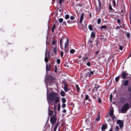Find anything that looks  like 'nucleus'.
Here are the masks:
<instances>
[{"label":"nucleus","mask_w":131,"mask_h":131,"mask_svg":"<svg viewBox=\"0 0 131 131\" xmlns=\"http://www.w3.org/2000/svg\"><path fill=\"white\" fill-rule=\"evenodd\" d=\"M91 69H90L88 71L85 72L83 75V74L82 73L81 74L82 77L84 78L86 80V79L85 78L87 77H89L93 75L94 73L93 71L95 72V71L93 70V71H91Z\"/></svg>","instance_id":"obj_2"},{"label":"nucleus","mask_w":131,"mask_h":131,"mask_svg":"<svg viewBox=\"0 0 131 131\" xmlns=\"http://www.w3.org/2000/svg\"><path fill=\"white\" fill-rule=\"evenodd\" d=\"M63 55V52L62 51H61L60 52V55L61 57H62Z\"/></svg>","instance_id":"obj_51"},{"label":"nucleus","mask_w":131,"mask_h":131,"mask_svg":"<svg viewBox=\"0 0 131 131\" xmlns=\"http://www.w3.org/2000/svg\"><path fill=\"white\" fill-rule=\"evenodd\" d=\"M49 111L50 112H49L48 115L50 116H52L53 114V112L50 109V106L49 107Z\"/></svg>","instance_id":"obj_22"},{"label":"nucleus","mask_w":131,"mask_h":131,"mask_svg":"<svg viewBox=\"0 0 131 131\" xmlns=\"http://www.w3.org/2000/svg\"><path fill=\"white\" fill-rule=\"evenodd\" d=\"M47 57L49 59H50L51 57L50 54V52H48L47 53Z\"/></svg>","instance_id":"obj_33"},{"label":"nucleus","mask_w":131,"mask_h":131,"mask_svg":"<svg viewBox=\"0 0 131 131\" xmlns=\"http://www.w3.org/2000/svg\"><path fill=\"white\" fill-rule=\"evenodd\" d=\"M128 84V80H126L124 81L123 84L125 86H126Z\"/></svg>","instance_id":"obj_19"},{"label":"nucleus","mask_w":131,"mask_h":131,"mask_svg":"<svg viewBox=\"0 0 131 131\" xmlns=\"http://www.w3.org/2000/svg\"><path fill=\"white\" fill-rule=\"evenodd\" d=\"M57 62L58 64H60V59H58L57 60Z\"/></svg>","instance_id":"obj_46"},{"label":"nucleus","mask_w":131,"mask_h":131,"mask_svg":"<svg viewBox=\"0 0 131 131\" xmlns=\"http://www.w3.org/2000/svg\"><path fill=\"white\" fill-rule=\"evenodd\" d=\"M84 31L86 32L88 30L86 27L84 29Z\"/></svg>","instance_id":"obj_59"},{"label":"nucleus","mask_w":131,"mask_h":131,"mask_svg":"<svg viewBox=\"0 0 131 131\" xmlns=\"http://www.w3.org/2000/svg\"><path fill=\"white\" fill-rule=\"evenodd\" d=\"M57 120V117L56 115H53L51 117L50 119V122L52 125V127L53 125L56 123Z\"/></svg>","instance_id":"obj_4"},{"label":"nucleus","mask_w":131,"mask_h":131,"mask_svg":"<svg viewBox=\"0 0 131 131\" xmlns=\"http://www.w3.org/2000/svg\"><path fill=\"white\" fill-rule=\"evenodd\" d=\"M54 81V78L51 76L48 77L46 79V81L49 83V85H51L53 83Z\"/></svg>","instance_id":"obj_3"},{"label":"nucleus","mask_w":131,"mask_h":131,"mask_svg":"<svg viewBox=\"0 0 131 131\" xmlns=\"http://www.w3.org/2000/svg\"><path fill=\"white\" fill-rule=\"evenodd\" d=\"M62 26L64 27H66V21H63L62 24Z\"/></svg>","instance_id":"obj_34"},{"label":"nucleus","mask_w":131,"mask_h":131,"mask_svg":"<svg viewBox=\"0 0 131 131\" xmlns=\"http://www.w3.org/2000/svg\"><path fill=\"white\" fill-rule=\"evenodd\" d=\"M70 17V15L68 14H67L65 15V18L66 19H69Z\"/></svg>","instance_id":"obj_31"},{"label":"nucleus","mask_w":131,"mask_h":131,"mask_svg":"<svg viewBox=\"0 0 131 131\" xmlns=\"http://www.w3.org/2000/svg\"><path fill=\"white\" fill-rule=\"evenodd\" d=\"M75 19V17L74 15L71 16L70 17V19L67 21V23L69 24L74 23L76 22L75 20H74Z\"/></svg>","instance_id":"obj_7"},{"label":"nucleus","mask_w":131,"mask_h":131,"mask_svg":"<svg viewBox=\"0 0 131 131\" xmlns=\"http://www.w3.org/2000/svg\"><path fill=\"white\" fill-rule=\"evenodd\" d=\"M126 36L128 38H129L130 37V34L128 32H126Z\"/></svg>","instance_id":"obj_42"},{"label":"nucleus","mask_w":131,"mask_h":131,"mask_svg":"<svg viewBox=\"0 0 131 131\" xmlns=\"http://www.w3.org/2000/svg\"><path fill=\"white\" fill-rule=\"evenodd\" d=\"M113 2L114 6L115 7L116 4L115 1L114 0H113Z\"/></svg>","instance_id":"obj_49"},{"label":"nucleus","mask_w":131,"mask_h":131,"mask_svg":"<svg viewBox=\"0 0 131 131\" xmlns=\"http://www.w3.org/2000/svg\"><path fill=\"white\" fill-rule=\"evenodd\" d=\"M57 96V95L56 93L50 92L49 95V98L50 100V101L52 102L51 103H53V101L54 100L55 97Z\"/></svg>","instance_id":"obj_1"},{"label":"nucleus","mask_w":131,"mask_h":131,"mask_svg":"<svg viewBox=\"0 0 131 131\" xmlns=\"http://www.w3.org/2000/svg\"><path fill=\"white\" fill-rule=\"evenodd\" d=\"M86 64L88 66H90V62H88Z\"/></svg>","instance_id":"obj_58"},{"label":"nucleus","mask_w":131,"mask_h":131,"mask_svg":"<svg viewBox=\"0 0 131 131\" xmlns=\"http://www.w3.org/2000/svg\"><path fill=\"white\" fill-rule=\"evenodd\" d=\"M67 38H68V37H63L61 38L60 43V47L62 48L63 47V43L64 41L66 40V41Z\"/></svg>","instance_id":"obj_9"},{"label":"nucleus","mask_w":131,"mask_h":131,"mask_svg":"<svg viewBox=\"0 0 131 131\" xmlns=\"http://www.w3.org/2000/svg\"><path fill=\"white\" fill-rule=\"evenodd\" d=\"M97 97H98V103H100L101 102V99H100V97H99V95H98Z\"/></svg>","instance_id":"obj_40"},{"label":"nucleus","mask_w":131,"mask_h":131,"mask_svg":"<svg viewBox=\"0 0 131 131\" xmlns=\"http://www.w3.org/2000/svg\"><path fill=\"white\" fill-rule=\"evenodd\" d=\"M126 101V99L124 97H122L121 99V102H122L124 103Z\"/></svg>","instance_id":"obj_20"},{"label":"nucleus","mask_w":131,"mask_h":131,"mask_svg":"<svg viewBox=\"0 0 131 131\" xmlns=\"http://www.w3.org/2000/svg\"><path fill=\"white\" fill-rule=\"evenodd\" d=\"M117 124L119 125L120 128L122 129L124 125V121L118 119L116 122Z\"/></svg>","instance_id":"obj_8"},{"label":"nucleus","mask_w":131,"mask_h":131,"mask_svg":"<svg viewBox=\"0 0 131 131\" xmlns=\"http://www.w3.org/2000/svg\"><path fill=\"white\" fill-rule=\"evenodd\" d=\"M66 106V105L65 104L63 103L62 105V107L63 108H65Z\"/></svg>","instance_id":"obj_55"},{"label":"nucleus","mask_w":131,"mask_h":131,"mask_svg":"<svg viewBox=\"0 0 131 131\" xmlns=\"http://www.w3.org/2000/svg\"><path fill=\"white\" fill-rule=\"evenodd\" d=\"M51 66L50 64L49 63L48 64L47 63H46V69L47 71H51Z\"/></svg>","instance_id":"obj_12"},{"label":"nucleus","mask_w":131,"mask_h":131,"mask_svg":"<svg viewBox=\"0 0 131 131\" xmlns=\"http://www.w3.org/2000/svg\"><path fill=\"white\" fill-rule=\"evenodd\" d=\"M128 89L129 92H131V86H129L128 87Z\"/></svg>","instance_id":"obj_47"},{"label":"nucleus","mask_w":131,"mask_h":131,"mask_svg":"<svg viewBox=\"0 0 131 131\" xmlns=\"http://www.w3.org/2000/svg\"><path fill=\"white\" fill-rule=\"evenodd\" d=\"M106 28V26H103L101 27V29H105Z\"/></svg>","instance_id":"obj_53"},{"label":"nucleus","mask_w":131,"mask_h":131,"mask_svg":"<svg viewBox=\"0 0 131 131\" xmlns=\"http://www.w3.org/2000/svg\"><path fill=\"white\" fill-rule=\"evenodd\" d=\"M76 88L77 89V91L78 93H79L80 90V88L79 86V85L78 84L76 85Z\"/></svg>","instance_id":"obj_25"},{"label":"nucleus","mask_w":131,"mask_h":131,"mask_svg":"<svg viewBox=\"0 0 131 131\" xmlns=\"http://www.w3.org/2000/svg\"><path fill=\"white\" fill-rule=\"evenodd\" d=\"M119 129V127L117 126H115V130H116V131H118Z\"/></svg>","instance_id":"obj_44"},{"label":"nucleus","mask_w":131,"mask_h":131,"mask_svg":"<svg viewBox=\"0 0 131 131\" xmlns=\"http://www.w3.org/2000/svg\"><path fill=\"white\" fill-rule=\"evenodd\" d=\"M84 19V14L82 13L81 15L79 21L80 23H82Z\"/></svg>","instance_id":"obj_14"},{"label":"nucleus","mask_w":131,"mask_h":131,"mask_svg":"<svg viewBox=\"0 0 131 131\" xmlns=\"http://www.w3.org/2000/svg\"><path fill=\"white\" fill-rule=\"evenodd\" d=\"M107 124H105L103 125L101 127V129L102 130H104L107 128Z\"/></svg>","instance_id":"obj_17"},{"label":"nucleus","mask_w":131,"mask_h":131,"mask_svg":"<svg viewBox=\"0 0 131 131\" xmlns=\"http://www.w3.org/2000/svg\"><path fill=\"white\" fill-rule=\"evenodd\" d=\"M128 75V73H126L125 72H123L121 74V77H122V78L125 79L126 78V77Z\"/></svg>","instance_id":"obj_11"},{"label":"nucleus","mask_w":131,"mask_h":131,"mask_svg":"<svg viewBox=\"0 0 131 131\" xmlns=\"http://www.w3.org/2000/svg\"><path fill=\"white\" fill-rule=\"evenodd\" d=\"M75 52V50L74 49H71L70 51V53H73Z\"/></svg>","instance_id":"obj_37"},{"label":"nucleus","mask_w":131,"mask_h":131,"mask_svg":"<svg viewBox=\"0 0 131 131\" xmlns=\"http://www.w3.org/2000/svg\"><path fill=\"white\" fill-rule=\"evenodd\" d=\"M112 97H113L112 95V94L110 95V100L111 101L112 100Z\"/></svg>","instance_id":"obj_57"},{"label":"nucleus","mask_w":131,"mask_h":131,"mask_svg":"<svg viewBox=\"0 0 131 131\" xmlns=\"http://www.w3.org/2000/svg\"><path fill=\"white\" fill-rule=\"evenodd\" d=\"M63 20L62 18H60L59 19V23H61L63 21Z\"/></svg>","instance_id":"obj_41"},{"label":"nucleus","mask_w":131,"mask_h":131,"mask_svg":"<svg viewBox=\"0 0 131 131\" xmlns=\"http://www.w3.org/2000/svg\"><path fill=\"white\" fill-rule=\"evenodd\" d=\"M101 86H100L99 85H98L97 87H95L94 88V89H96L95 90H96L98 91V90H97V89H98V88H99Z\"/></svg>","instance_id":"obj_52"},{"label":"nucleus","mask_w":131,"mask_h":131,"mask_svg":"<svg viewBox=\"0 0 131 131\" xmlns=\"http://www.w3.org/2000/svg\"><path fill=\"white\" fill-rule=\"evenodd\" d=\"M64 87L63 88L65 92H66L69 90V89H68L67 85L66 84H64Z\"/></svg>","instance_id":"obj_15"},{"label":"nucleus","mask_w":131,"mask_h":131,"mask_svg":"<svg viewBox=\"0 0 131 131\" xmlns=\"http://www.w3.org/2000/svg\"><path fill=\"white\" fill-rule=\"evenodd\" d=\"M84 25L83 24H81L80 25L78 26L79 29L80 30H82L83 29Z\"/></svg>","instance_id":"obj_29"},{"label":"nucleus","mask_w":131,"mask_h":131,"mask_svg":"<svg viewBox=\"0 0 131 131\" xmlns=\"http://www.w3.org/2000/svg\"><path fill=\"white\" fill-rule=\"evenodd\" d=\"M59 124V122H57L55 125L54 127L57 128Z\"/></svg>","instance_id":"obj_48"},{"label":"nucleus","mask_w":131,"mask_h":131,"mask_svg":"<svg viewBox=\"0 0 131 131\" xmlns=\"http://www.w3.org/2000/svg\"><path fill=\"white\" fill-rule=\"evenodd\" d=\"M89 96L88 95H86L85 97V99L86 100H88L89 101H90V99H89Z\"/></svg>","instance_id":"obj_38"},{"label":"nucleus","mask_w":131,"mask_h":131,"mask_svg":"<svg viewBox=\"0 0 131 131\" xmlns=\"http://www.w3.org/2000/svg\"><path fill=\"white\" fill-rule=\"evenodd\" d=\"M100 112H99L98 114L97 117L95 119V121L96 122L100 120Z\"/></svg>","instance_id":"obj_18"},{"label":"nucleus","mask_w":131,"mask_h":131,"mask_svg":"<svg viewBox=\"0 0 131 131\" xmlns=\"http://www.w3.org/2000/svg\"><path fill=\"white\" fill-rule=\"evenodd\" d=\"M121 22V21H120V20L119 19H117V22L118 23H119Z\"/></svg>","instance_id":"obj_62"},{"label":"nucleus","mask_w":131,"mask_h":131,"mask_svg":"<svg viewBox=\"0 0 131 131\" xmlns=\"http://www.w3.org/2000/svg\"><path fill=\"white\" fill-rule=\"evenodd\" d=\"M64 0H59V3L60 4H61L62 3V2Z\"/></svg>","instance_id":"obj_60"},{"label":"nucleus","mask_w":131,"mask_h":131,"mask_svg":"<svg viewBox=\"0 0 131 131\" xmlns=\"http://www.w3.org/2000/svg\"><path fill=\"white\" fill-rule=\"evenodd\" d=\"M92 17L91 14V13H89V16H88V17L89 18H90Z\"/></svg>","instance_id":"obj_54"},{"label":"nucleus","mask_w":131,"mask_h":131,"mask_svg":"<svg viewBox=\"0 0 131 131\" xmlns=\"http://www.w3.org/2000/svg\"><path fill=\"white\" fill-rule=\"evenodd\" d=\"M60 110V105L59 103L58 104V111H59Z\"/></svg>","instance_id":"obj_43"},{"label":"nucleus","mask_w":131,"mask_h":131,"mask_svg":"<svg viewBox=\"0 0 131 131\" xmlns=\"http://www.w3.org/2000/svg\"><path fill=\"white\" fill-rule=\"evenodd\" d=\"M57 128L54 127L53 129V131H56Z\"/></svg>","instance_id":"obj_64"},{"label":"nucleus","mask_w":131,"mask_h":131,"mask_svg":"<svg viewBox=\"0 0 131 131\" xmlns=\"http://www.w3.org/2000/svg\"><path fill=\"white\" fill-rule=\"evenodd\" d=\"M56 43V41L55 40H53L52 42V45H54Z\"/></svg>","instance_id":"obj_45"},{"label":"nucleus","mask_w":131,"mask_h":131,"mask_svg":"<svg viewBox=\"0 0 131 131\" xmlns=\"http://www.w3.org/2000/svg\"><path fill=\"white\" fill-rule=\"evenodd\" d=\"M108 8L110 10H112L113 12L115 10L112 9L111 5L110 4L109 5Z\"/></svg>","instance_id":"obj_27"},{"label":"nucleus","mask_w":131,"mask_h":131,"mask_svg":"<svg viewBox=\"0 0 131 131\" xmlns=\"http://www.w3.org/2000/svg\"><path fill=\"white\" fill-rule=\"evenodd\" d=\"M119 76H118L115 78V81L116 82H117L119 79Z\"/></svg>","instance_id":"obj_35"},{"label":"nucleus","mask_w":131,"mask_h":131,"mask_svg":"<svg viewBox=\"0 0 131 131\" xmlns=\"http://www.w3.org/2000/svg\"><path fill=\"white\" fill-rule=\"evenodd\" d=\"M68 43L69 39L68 38H67L66 42H65L64 43V51L66 53H67L69 51V48L67 47V46H69L68 44Z\"/></svg>","instance_id":"obj_6"},{"label":"nucleus","mask_w":131,"mask_h":131,"mask_svg":"<svg viewBox=\"0 0 131 131\" xmlns=\"http://www.w3.org/2000/svg\"><path fill=\"white\" fill-rule=\"evenodd\" d=\"M60 94L62 96H64L66 94L63 91H62L60 92Z\"/></svg>","instance_id":"obj_28"},{"label":"nucleus","mask_w":131,"mask_h":131,"mask_svg":"<svg viewBox=\"0 0 131 131\" xmlns=\"http://www.w3.org/2000/svg\"><path fill=\"white\" fill-rule=\"evenodd\" d=\"M58 50V48L57 45L53 48V49H52V51L54 53L55 55L57 54V51Z\"/></svg>","instance_id":"obj_10"},{"label":"nucleus","mask_w":131,"mask_h":131,"mask_svg":"<svg viewBox=\"0 0 131 131\" xmlns=\"http://www.w3.org/2000/svg\"><path fill=\"white\" fill-rule=\"evenodd\" d=\"M117 119V118L115 116H114L113 117L112 119L113 120L116 121Z\"/></svg>","instance_id":"obj_50"},{"label":"nucleus","mask_w":131,"mask_h":131,"mask_svg":"<svg viewBox=\"0 0 131 131\" xmlns=\"http://www.w3.org/2000/svg\"><path fill=\"white\" fill-rule=\"evenodd\" d=\"M63 112V113H66V110L65 109H63V112Z\"/></svg>","instance_id":"obj_61"},{"label":"nucleus","mask_w":131,"mask_h":131,"mask_svg":"<svg viewBox=\"0 0 131 131\" xmlns=\"http://www.w3.org/2000/svg\"><path fill=\"white\" fill-rule=\"evenodd\" d=\"M98 5L99 7H96V11L99 12L101 8V2L100 1H99Z\"/></svg>","instance_id":"obj_13"},{"label":"nucleus","mask_w":131,"mask_h":131,"mask_svg":"<svg viewBox=\"0 0 131 131\" xmlns=\"http://www.w3.org/2000/svg\"><path fill=\"white\" fill-rule=\"evenodd\" d=\"M56 27V24L54 25L52 28V32H54V29H56V28H55Z\"/></svg>","instance_id":"obj_26"},{"label":"nucleus","mask_w":131,"mask_h":131,"mask_svg":"<svg viewBox=\"0 0 131 131\" xmlns=\"http://www.w3.org/2000/svg\"><path fill=\"white\" fill-rule=\"evenodd\" d=\"M88 28L89 29L90 31H92L93 29V28L92 27V26L91 25H90L88 26Z\"/></svg>","instance_id":"obj_30"},{"label":"nucleus","mask_w":131,"mask_h":131,"mask_svg":"<svg viewBox=\"0 0 131 131\" xmlns=\"http://www.w3.org/2000/svg\"><path fill=\"white\" fill-rule=\"evenodd\" d=\"M109 115L110 116H112L114 115V110H111L109 112Z\"/></svg>","instance_id":"obj_24"},{"label":"nucleus","mask_w":131,"mask_h":131,"mask_svg":"<svg viewBox=\"0 0 131 131\" xmlns=\"http://www.w3.org/2000/svg\"><path fill=\"white\" fill-rule=\"evenodd\" d=\"M91 37L94 38L95 36V33L94 32H92L91 34Z\"/></svg>","instance_id":"obj_23"},{"label":"nucleus","mask_w":131,"mask_h":131,"mask_svg":"<svg viewBox=\"0 0 131 131\" xmlns=\"http://www.w3.org/2000/svg\"><path fill=\"white\" fill-rule=\"evenodd\" d=\"M50 59L47 57V52H46L45 53V61L46 63L48 62L49 60H50Z\"/></svg>","instance_id":"obj_16"},{"label":"nucleus","mask_w":131,"mask_h":131,"mask_svg":"<svg viewBox=\"0 0 131 131\" xmlns=\"http://www.w3.org/2000/svg\"><path fill=\"white\" fill-rule=\"evenodd\" d=\"M54 103L56 104H57L58 103L59 101V97L58 96L56 97H55Z\"/></svg>","instance_id":"obj_21"},{"label":"nucleus","mask_w":131,"mask_h":131,"mask_svg":"<svg viewBox=\"0 0 131 131\" xmlns=\"http://www.w3.org/2000/svg\"><path fill=\"white\" fill-rule=\"evenodd\" d=\"M62 101L63 103H64L66 102V100L65 98H62Z\"/></svg>","instance_id":"obj_32"},{"label":"nucleus","mask_w":131,"mask_h":131,"mask_svg":"<svg viewBox=\"0 0 131 131\" xmlns=\"http://www.w3.org/2000/svg\"><path fill=\"white\" fill-rule=\"evenodd\" d=\"M130 108L129 104L128 103H125L122 106L121 110L122 112L126 111Z\"/></svg>","instance_id":"obj_5"},{"label":"nucleus","mask_w":131,"mask_h":131,"mask_svg":"<svg viewBox=\"0 0 131 131\" xmlns=\"http://www.w3.org/2000/svg\"><path fill=\"white\" fill-rule=\"evenodd\" d=\"M101 21V20L100 18H99L97 20V23L98 24H100Z\"/></svg>","instance_id":"obj_39"},{"label":"nucleus","mask_w":131,"mask_h":131,"mask_svg":"<svg viewBox=\"0 0 131 131\" xmlns=\"http://www.w3.org/2000/svg\"><path fill=\"white\" fill-rule=\"evenodd\" d=\"M98 53H99V51H97L96 52L95 54L96 55L98 54Z\"/></svg>","instance_id":"obj_63"},{"label":"nucleus","mask_w":131,"mask_h":131,"mask_svg":"<svg viewBox=\"0 0 131 131\" xmlns=\"http://www.w3.org/2000/svg\"><path fill=\"white\" fill-rule=\"evenodd\" d=\"M58 66V65H56L54 67V70H55V72H56L57 71V67Z\"/></svg>","instance_id":"obj_36"},{"label":"nucleus","mask_w":131,"mask_h":131,"mask_svg":"<svg viewBox=\"0 0 131 131\" xmlns=\"http://www.w3.org/2000/svg\"><path fill=\"white\" fill-rule=\"evenodd\" d=\"M123 48V46H120L119 47V49L121 50H122Z\"/></svg>","instance_id":"obj_56"}]
</instances>
